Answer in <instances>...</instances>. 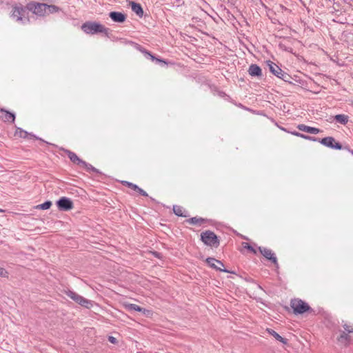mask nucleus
I'll return each instance as SVG.
<instances>
[{
  "mask_svg": "<svg viewBox=\"0 0 353 353\" xmlns=\"http://www.w3.org/2000/svg\"><path fill=\"white\" fill-rule=\"evenodd\" d=\"M337 344L342 347H347L350 342V336L345 332H342L336 339Z\"/></svg>",
  "mask_w": 353,
  "mask_h": 353,
  "instance_id": "12",
  "label": "nucleus"
},
{
  "mask_svg": "<svg viewBox=\"0 0 353 353\" xmlns=\"http://www.w3.org/2000/svg\"><path fill=\"white\" fill-rule=\"evenodd\" d=\"M47 6L48 4L46 3L32 1L27 4L26 8L29 11L32 12L34 14L43 17L47 13Z\"/></svg>",
  "mask_w": 353,
  "mask_h": 353,
  "instance_id": "3",
  "label": "nucleus"
},
{
  "mask_svg": "<svg viewBox=\"0 0 353 353\" xmlns=\"http://www.w3.org/2000/svg\"><path fill=\"white\" fill-rule=\"evenodd\" d=\"M350 37H353V34H350Z\"/></svg>",
  "mask_w": 353,
  "mask_h": 353,
  "instance_id": "36",
  "label": "nucleus"
},
{
  "mask_svg": "<svg viewBox=\"0 0 353 353\" xmlns=\"http://www.w3.org/2000/svg\"><path fill=\"white\" fill-rule=\"evenodd\" d=\"M352 154H353V151H352Z\"/></svg>",
  "mask_w": 353,
  "mask_h": 353,
  "instance_id": "37",
  "label": "nucleus"
},
{
  "mask_svg": "<svg viewBox=\"0 0 353 353\" xmlns=\"http://www.w3.org/2000/svg\"><path fill=\"white\" fill-rule=\"evenodd\" d=\"M173 212L178 216H184V217L187 216L185 214H183V209L181 206L174 205L173 206Z\"/></svg>",
  "mask_w": 353,
  "mask_h": 353,
  "instance_id": "24",
  "label": "nucleus"
},
{
  "mask_svg": "<svg viewBox=\"0 0 353 353\" xmlns=\"http://www.w3.org/2000/svg\"><path fill=\"white\" fill-rule=\"evenodd\" d=\"M270 72L277 77L283 79L286 82H289L291 77L284 71H283L276 63L269 61L268 62Z\"/></svg>",
  "mask_w": 353,
  "mask_h": 353,
  "instance_id": "6",
  "label": "nucleus"
},
{
  "mask_svg": "<svg viewBox=\"0 0 353 353\" xmlns=\"http://www.w3.org/2000/svg\"><path fill=\"white\" fill-rule=\"evenodd\" d=\"M108 341L113 344H115L117 343V339L114 336H110L108 337Z\"/></svg>",
  "mask_w": 353,
  "mask_h": 353,
  "instance_id": "34",
  "label": "nucleus"
},
{
  "mask_svg": "<svg viewBox=\"0 0 353 353\" xmlns=\"http://www.w3.org/2000/svg\"><path fill=\"white\" fill-rule=\"evenodd\" d=\"M319 143H321L322 145L330 148L332 149H336V150H341L342 149V145L336 142L335 139L332 137H327L323 139L318 138V140L316 141Z\"/></svg>",
  "mask_w": 353,
  "mask_h": 353,
  "instance_id": "7",
  "label": "nucleus"
},
{
  "mask_svg": "<svg viewBox=\"0 0 353 353\" xmlns=\"http://www.w3.org/2000/svg\"><path fill=\"white\" fill-rule=\"evenodd\" d=\"M268 332L272 335L277 341L285 344L287 343L286 339L280 336L277 332L273 330H268Z\"/></svg>",
  "mask_w": 353,
  "mask_h": 353,
  "instance_id": "21",
  "label": "nucleus"
},
{
  "mask_svg": "<svg viewBox=\"0 0 353 353\" xmlns=\"http://www.w3.org/2000/svg\"><path fill=\"white\" fill-rule=\"evenodd\" d=\"M109 17L114 22L117 23H123L126 19V15L120 12H110L109 13Z\"/></svg>",
  "mask_w": 353,
  "mask_h": 353,
  "instance_id": "14",
  "label": "nucleus"
},
{
  "mask_svg": "<svg viewBox=\"0 0 353 353\" xmlns=\"http://www.w3.org/2000/svg\"><path fill=\"white\" fill-rule=\"evenodd\" d=\"M242 245L243 248L247 249L254 254L256 253V250L252 246H251L248 243L243 242Z\"/></svg>",
  "mask_w": 353,
  "mask_h": 353,
  "instance_id": "28",
  "label": "nucleus"
},
{
  "mask_svg": "<svg viewBox=\"0 0 353 353\" xmlns=\"http://www.w3.org/2000/svg\"><path fill=\"white\" fill-rule=\"evenodd\" d=\"M248 73L252 77H261L262 70L256 64H251L248 69Z\"/></svg>",
  "mask_w": 353,
  "mask_h": 353,
  "instance_id": "15",
  "label": "nucleus"
},
{
  "mask_svg": "<svg viewBox=\"0 0 353 353\" xmlns=\"http://www.w3.org/2000/svg\"><path fill=\"white\" fill-rule=\"evenodd\" d=\"M66 294L77 303L85 307V308H90L93 305V302L92 301L81 296L73 291L68 290L66 292Z\"/></svg>",
  "mask_w": 353,
  "mask_h": 353,
  "instance_id": "5",
  "label": "nucleus"
},
{
  "mask_svg": "<svg viewBox=\"0 0 353 353\" xmlns=\"http://www.w3.org/2000/svg\"><path fill=\"white\" fill-rule=\"evenodd\" d=\"M206 262L209 265V266H210L211 268H212L216 270H219L221 272H229L228 270L222 268L224 267V265L219 260H216L214 258L209 257L206 259Z\"/></svg>",
  "mask_w": 353,
  "mask_h": 353,
  "instance_id": "10",
  "label": "nucleus"
},
{
  "mask_svg": "<svg viewBox=\"0 0 353 353\" xmlns=\"http://www.w3.org/2000/svg\"><path fill=\"white\" fill-rule=\"evenodd\" d=\"M297 128L301 131L305 132H307L310 134H316L321 132L320 129L314 128V127L307 126L304 124H299L297 126Z\"/></svg>",
  "mask_w": 353,
  "mask_h": 353,
  "instance_id": "16",
  "label": "nucleus"
},
{
  "mask_svg": "<svg viewBox=\"0 0 353 353\" xmlns=\"http://www.w3.org/2000/svg\"><path fill=\"white\" fill-rule=\"evenodd\" d=\"M290 306L294 310V313L303 314L305 312L312 310L309 305L303 301L298 299H294L291 301Z\"/></svg>",
  "mask_w": 353,
  "mask_h": 353,
  "instance_id": "4",
  "label": "nucleus"
},
{
  "mask_svg": "<svg viewBox=\"0 0 353 353\" xmlns=\"http://www.w3.org/2000/svg\"><path fill=\"white\" fill-rule=\"evenodd\" d=\"M60 10V8L54 5H48L47 6V12L52 14L54 12H57Z\"/></svg>",
  "mask_w": 353,
  "mask_h": 353,
  "instance_id": "25",
  "label": "nucleus"
},
{
  "mask_svg": "<svg viewBox=\"0 0 353 353\" xmlns=\"http://www.w3.org/2000/svg\"><path fill=\"white\" fill-rule=\"evenodd\" d=\"M345 331L347 334L348 333H353V326L352 325H348V324H344L343 325Z\"/></svg>",
  "mask_w": 353,
  "mask_h": 353,
  "instance_id": "29",
  "label": "nucleus"
},
{
  "mask_svg": "<svg viewBox=\"0 0 353 353\" xmlns=\"http://www.w3.org/2000/svg\"><path fill=\"white\" fill-rule=\"evenodd\" d=\"M81 29L84 32L90 34H94L97 33H104L108 34L109 32L108 28L97 22H85L81 26Z\"/></svg>",
  "mask_w": 353,
  "mask_h": 353,
  "instance_id": "1",
  "label": "nucleus"
},
{
  "mask_svg": "<svg viewBox=\"0 0 353 353\" xmlns=\"http://www.w3.org/2000/svg\"><path fill=\"white\" fill-rule=\"evenodd\" d=\"M205 221V220L203 218L200 217H192L188 220H187V222L189 223L191 225H201Z\"/></svg>",
  "mask_w": 353,
  "mask_h": 353,
  "instance_id": "19",
  "label": "nucleus"
},
{
  "mask_svg": "<svg viewBox=\"0 0 353 353\" xmlns=\"http://www.w3.org/2000/svg\"><path fill=\"white\" fill-rule=\"evenodd\" d=\"M85 169L88 172H99L98 170L93 167L91 164L87 163Z\"/></svg>",
  "mask_w": 353,
  "mask_h": 353,
  "instance_id": "30",
  "label": "nucleus"
},
{
  "mask_svg": "<svg viewBox=\"0 0 353 353\" xmlns=\"http://www.w3.org/2000/svg\"><path fill=\"white\" fill-rule=\"evenodd\" d=\"M67 154H68V158L70 159V161L72 162H73L74 163H79L80 159L77 157V155L74 152L68 150Z\"/></svg>",
  "mask_w": 353,
  "mask_h": 353,
  "instance_id": "23",
  "label": "nucleus"
},
{
  "mask_svg": "<svg viewBox=\"0 0 353 353\" xmlns=\"http://www.w3.org/2000/svg\"><path fill=\"white\" fill-rule=\"evenodd\" d=\"M259 250L261 252V254L265 256L267 259L271 261L274 265H277V259L275 256L274 253L272 252V251L268 248H262L259 247Z\"/></svg>",
  "mask_w": 353,
  "mask_h": 353,
  "instance_id": "11",
  "label": "nucleus"
},
{
  "mask_svg": "<svg viewBox=\"0 0 353 353\" xmlns=\"http://www.w3.org/2000/svg\"><path fill=\"white\" fill-rule=\"evenodd\" d=\"M125 183L126 184V185L128 188H131V189L138 192L141 195H142L143 196H148L147 192L145 190H143V189L139 188L136 184H134V183H132L131 182H128V181H125Z\"/></svg>",
  "mask_w": 353,
  "mask_h": 353,
  "instance_id": "17",
  "label": "nucleus"
},
{
  "mask_svg": "<svg viewBox=\"0 0 353 353\" xmlns=\"http://www.w3.org/2000/svg\"><path fill=\"white\" fill-rule=\"evenodd\" d=\"M51 205H52V202L50 201H47L42 204L38 205L37 206V208L41 209V210H48L51 207Z\"/></svg>",
  "mask_w": 353,
  "mask_h": 353,
  "instance_id": "26",
  "label": "nucleus"
},
{
  "mask_svg": "<svg viewBox=\"0 0 353 353\" xmlns=\"http://www.w3.org/2000/svg\"><path fill=\"white\" fill-rule=\"evenodd\" d=\"M128 308L130 310L137 311V312H142L145 310V309L141 307L140 306L136 305V304H130L128 305Z\"/></svg>",
  "mask_w": 353,
  "mask_h": 353,
  "instance_id": "27",
  "label": "nucleus"
},
{
  "mask_svg": "<svg viewBox=\"0 0 353 353\" xmlns=\"http://www.w3.org/2000/svg\"><path fill=\"white\" fill-rule=\"evenodd\" d=\"M0 118L5 122H14L15 114L4 109L0 110Z\"/></svg>",
  "mask_w": 353,
  "mask_h": 353,
  "instance_id": "13",
  "label": "nucleus"
},
{
  "mask_svg": "<svg viewBox=\"0 0 353 353\" xmlns=\"http://www.w3.org/2000/svg\"><path fill=\"white\" fill-rule=\"evenodd\" d=\"M26 10V7L24 8L23 6H14L12 8L11 17L14 19H16L17 21H23V18H25Z\"/></svg>",
  "mask_w": 353,
  "mask_h": 353,
  "instance_id": "9",
  "label": "nucleus"
},
{
  "mask_svg": "<svg viewBox=\"0 0 353 353\" xmlns=\"http://www.w3.org/2000/svg\"><path fill=\"white\" fill-rule=\"evenodd\" d=\"M201 241L207 245L217 248L219 245L218 236L212 231L207 230L201 234Z\"/></svg>",
  "mask_w": 353,
  "mask_h": 353,
  "instance_id": "2",
  "label": "nucleus"
},
{
  "mask_svg": "<svg viewBox=\"0 0 353 353\" xmlns=\"http://www.w3.org/2000/svg\"><path fill=\"white\" fill-rule=\"evenodd\" d=\"M87 163H86L85 161H83V160L80 159V160H79V163H77V165H80L81 167H82V168H85V166H86V165H87Z\"/></svg>",
  "mask_w": 353,
  "mask_h": 353,
  "instance_id": "33",
  "label": "nucleus"
},
{
  "mask_svg": "<svg viewBox=\"0 0 353 353\" xmlns=\"http://www.w3.org/2000/svg\"><path fill=\"white\" fill-rule=\"evenodd\" d=\"M29 134H28L27 132L24 131V130H20L19 131V136L21 137H23V138H26L28 136ZM31 137H34V135H32V134H30Z\"/></svg>",
  "mask_w": 353,
  "mask_h": 353,
  "instance_id": "32",
  "label": "nucleus"
},
{
  "mask_svg": "<svg viewBox=\"0 0 353 353\" xmlns=\"http://www.w3.org/2000/svg\"><path fill=\"white\" fill-rule=\"evenodd\" d=\"M0 276L6 277L8 276V272L3 268L0 267Z\"/></svg>",
  "mask_w": 353,
  "mask_h": 353,
  "instance_id": "31",
  "label": "nucleus"
},
{
  "mask_svg": "<svg viewBox=\"0 0 353 353\" xmlns=\"http://www.w3.org/2000/svg\"><path fill=\"white\" fill-rule=\"evenodd\" d=\"M292 134H294V135H295L296 137H301V138L305 139L306 140H309V141H315L318 140V138H316V137L305 135V134H301V133L298 132H292Z\"/></svg>",
  "mask_w": 353,
  "mask_h": 353,
  "instance_id": "22",
  "label": "nucleus"
},
{
  "mask_svg": "<svg viewBox=\"0 0 353 353\" xmlns=\"http://www.w3.org/2000/svg\"><path fill=\"white\" fill-rule=\"evenodd\" d=\"M145 54L148 55L152 60L155 59V57L151 54L149 52L145 51Z\"/></svg>",
  "mask_w": 353,
  "mask_h": 353,
  "instance_id": "35",
  "label": "nucleus"
},
{
  "mask_svg": "<svg viewBox=\"0 0 353 353\" xmlns=\"http://www.w3.org/2000/svg\"><path fill=\"white\" fill-rule=\"evenodd\" d=\"M132 10L135 12L139 17H142L143 14V10L141 6L135 2H132L131 3Z\"/></svg>",
  "mask_w": 353,
  "mask_h": 353,
  "instance_id": "18",
  "label": "nucleus"
},
{
  "mask_svg": "<svg viewBox=\"0 0 353 353\" xmlns=\"http://www.w3.org/2000/svg\"><path fill=\"white\" fill-rule=\"evenodd\" d=\"M334 119L336 122L345 125L348 121V117L345 114H337L334 117Z\"/></svg>",
  "mask_w": 353,
  "mask_h": 353,
  "instance_id": "20",
  "label": "nucleus"
},
{
  "mask_svg": "<svg viewBox=\"0 0 353 353\" xmlns=\"http://www.w3.org/2000/svg\"><path fill=\"white\" fill-rule=\"evenodd\" d=\"M58 209L61 211H68L74 208L72 201L65 196L60 198L56 203Z\"/></svg>",
  "mask_w": 353,
  "mask_h": 353,
  "instance_id": "8",
  "label": "nucleus"
}]
</instances>
